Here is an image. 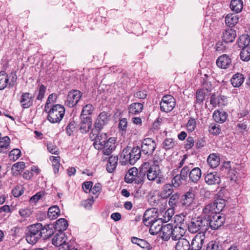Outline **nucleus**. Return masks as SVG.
<instances>
[{"instance_id":"obj_1","label":"nucleus","mask_w":250,"mask_h":250,"mask_svg":"<svg viewBox=\"0 0 250 250\" xmlns=\"http://www.w3.org/2000/svg\"><path fill=\"white\" fill-rule=\"evenodd\" d=\"M163 159L157 153L151 159L144 162L143 167L147 169L146 171L147 178L149 181H155L156 178L161 173L160 166L162 165Z\"/></svg>"},{"instance_id":"obj_2","label":"nucleus","mask_w":250,"mask_h":250,"mask_svg":"<svg viewBox=\"0 0 250 250\" xmlns=\"http://www.w3.org/2000/svg\"><path fill=\"white\" fill-rule=\"evenodd\" d=\"M153 210L151 209L146 210L143 216V223L146 226H150L149 232L152 235L160 233L163 227L162 218L156 219L152 216Z\"/></svg>"},{"instance_id":"obj_3","label":"nucleus","mask_w":250,"mask_h":250,"mask_svg":"<svg viewBox=\"0 0 250 250\" xmlns=\"http://www.w3.org/2000/svg\"><path fill=\"white\" fill-rule=\"evenodd\" d=\"M141 148L139 146L133 147L130 150L128 147L125 148L120 155L122 165H134L141 156Z\"/></svg>"},{"instance_id":"obj_4","label":"nucleus","mask_w":250,"mask_h":250,"mask_svg":"<svg viewBox=\"0 0 250 250\" xmlns=\"http://www.w3.org/2000/svg\"><path fill=\"white\" fill-rule=\"evenodd\" d=\"M175 225L172 228V239L173 240L182 239L187 229V224L184 215H176L174 217Z\"/></svg>"},{"instance_id":"obj_5","label":"nucleus","mask_w":250,"mask_h":250,"mask_svg":"<svg viewBox=\"0 0 250 250\" xmlns=\"http://www.w3.org/2000/svg\"><path fill=\"white\" fill-rule=\"evenodd\" d=\"M208 222L206 217L193 218L191 221L187 224V228L188 231L192 233H195L199 231L200 233H204L208 230Z\"/></svg>"},{"instance_id":"obj_6","label":"nucleus","mask_w":250,"mask_h":250,"mask_svg":"<svg viewBox=\"0 0 250 250\" xmlns=\"http://www.w3.org/2000/svg\"><path fill=\"white\" fill-rule=\"evenodd\" d=\"M48 113L47 120L51 123H58L62 119L64 113L65 108L63 106L57 104L54 105L49 110H47Z\"/></svg>"},{"instance_id":"obj_7","label":"nucleus","mask_w":250,"mask_h":250,"mask_svg":"<svg viewBox=\"0 0 250 250\" xmlns=\"http://www.w3.org/2000/svg\"><path fill=\"white\" fill-rule=\"evenodd\" d=\"M41 228L42 224L41 223L33 224L28 227L26 240L28 243L34 245L41 238L40 233Z\"/></svg>"},{"instance_id":"obj_8","label":"nucleus","mask_w":250,"mask_h":250,"mask_svg":"<svg viewBox=\"0 0 250 250\" xmlns=\"http://www.w3.org/2000/svg\"><path fill=\"white\" fill-rule=\"evenodd\" d=\"M145 175V174L139 172L136 167H133L128 170L125 176V181L127 183L134 182L135 184H139L143 182Z\"/></svg>"},{"instance_id":"obj_9","label":"nucleus","mask_w":250,"mask_h":250,"mask_svg":"<svg viewBox=\"0 0 250 250\" xmlns=\"http://www.w3.org/2000/svg\"><path fill=\"white\" fill-rule=\"evenodd\" d=\"M91 130L89 138L94 141L93 146L96 149L101 148L104 143L108 140V136L105 133H101V130Z\"/></svg>"},{"instance_id":"obj_10","label":"nucleus","mask_w":250,"mask_h":250,"mask_svg":"<svg viewBox=\"0 0 250 250\" xmlns=\"http://www.w3.org/2000/svg\"><path fill=\"white\" fill-rule=\"evenodd\" d=\"M52 244L56 247H59V250H66L69 248L67 243V237L63 232L57 233L52 238Z\"/></svg>"},{"instance_id":"obj_11","label":"nucleus","mask_w":250,"mask_h":250,"mask_svg":"<svg viewBox=\"0 0 250 250\" xmlns=\"http://www.w3.org/2000/svg\"><path fill=\"white\" fill-rule=\"evenodd\" d=\"M110 120V115L105 111L101 112L97 116L94 123V127L91 130H102L104 127L106 125Z\"/></svg>"},{"instance_id":"obj_12","label":"nucleus","mask_w":250,"mask_h":250,"mask_svg":"<svg viewBox=\"0 0 250 250\" xmlns=\"http://www.w3.org/2000/svg\"><path fill=\"white\" fill-rule=\"evenodd\" d=\"M161 111L169 112L173 110L175 105V100L170 95L164 96L160 104Z\"/></svg>"},{"instance_id":"obj_13","label":"nucleus","mask_w":250,"mask_h":250,"mask_svg":"<svg viewBox=\"0 0 250 250\" xmlns=\"http://www.w3.org/2000/svg\"><path fill=\"white\" fill-rule=\"evenodd\" d=\"M206 220L208 222V229L210 227L212 229H217L223 225L225 218L224 215L216 213L212 217L206 218Z\"/></svg>"},{"instance_id":"obj_14","label":"nucleus","mask_w":250,"mask_h":250,"mask_svg":"<svg viewBox=\"0 0 250 250\" xmlns=\"http://www.w3.org/2000/svg\"><path fill=\"white\" fill-rule=\"evenodd\" d=\"M82 96V93L79 90H72L67 95V99L65 102V105L69 107L75 106Z\"/></svg>"},{"instance_id":"obj_15","label":"nucleus","mask_w":250,"mask_h":250,"mask_svg":"<svg viewBox=\"0 0 250 250\" xmlns=\"http://www.w3.org/2000/svg\"><path fill=\"white\" fill-rule=\"evenodd\" d=\"M156 147L155 141L152 138L145 139L141 145V152L145 155H151Z\"/></svg>"},{"instance_id":"obj_16","label":"nucleus","mask_w":250,"mask_h":250,"mask_svg":"<svg viewBox=\"0 0 250 250\" xmlns=\"http://www.w3.org/2000/svg\"><path fill=\"white\" fill-rule=\"evenodd\" d=\"M34 97L30 92H23L19 99L21 106L23 109L28 108L33 105Z\"/></svg>"},{"instance_id":"obj_17","label":"nucleus","mask_w":250,"mask_h":250,"mask_svg":"<svg viewBox=\"0 0 250 250\" xmlns=\"http://www.w3.org/2000/svg\"><path fill=\"white\" fill-rule=\"evenodd\" d=\"M116 139L114 137H110L108 140L104 143L101 148L98 150H102L104 154L105 155H110L116 148Z\"/></svg>"},{"instance_id":"obj_18","label":"nucleus","mask_w":250,"mask_h":250,"mask_svg":"<svg viewBox=\"0 0 250 250\" xmlns=\"http://www.w3.org/2000/svg\"><path fill=\"white\" fill-rule=\"evenodd\" d=\"M213 79L211 72L207 70L202 77L201 82L202 88H205L207 92H209L212 87L211 81Z\"/></svg>"},{"instance_id":"obj_19","label":"nucleus","mask_w":250,"mask_h":250,"mask_svg":"<svg viewBox=\"0 0 250 250\" xmlns=\"http://www.w3.org/2000/svg\"><path fill=\"white\" fill-rule=\"evenodd\" d=\"M205 234L199 233L193 238L190 244L191 250H201L204 243Z\"/></svg>"},{"instance_id":"obj_20","label":"nucleus","mask_w":250,"mask_h":250,"mask_svg":"<svg viewBox=\"0 0 250 250\" xmlns=\"http://www.w3.org/2000/svg\"><path fill=\"white\" fill-rule=\"evenodd\" d=\"M194 197V191L192 188H190L188 191L182 195L181 198L180 203L182 206L184 207L189 206L193 202Z\"/></svg>"},{"instance_id":"obj_21","label":"nucleus","mask_w":250,"mask_h":250,"mask_svg":"<svg viewBox=\"0 0 250 250\" xmlns=\"http://www.w3.org/2000/svg\"><path fill=\"white\" fill-rule=\"evenodd\" d=\"M191 169L189 173V181L193 183H197L201 177L202 172L199 167H192L193 164H190Z\"/></svg>"},{"instance_id":"obj_22","label":"nucleus","mask_w":250,"mask_h":250,"mask_svg":"<svg viewBox=\"0 0 250 250\" xmlns=\"http://www.w3.org/2000/svg\"><path fill=\"white\" fill-rule=\"evenodd\" d=\"M216 64L219 68H228L231 64V59L227 54L222 55L217 59Z\"/></svg>"},{"instance_id":"obj_23","label":"nucleus","mask_w":250,"mask_h":250,"mask_svg":"<svg viewBox=\"0 0 250 250\" xmlns=\"http://www.w3.org/2000/svg\"><path fill=\"white\" fill-rule=\"evenodd\" d=\"M236 37V31L231 28H227L222 36V40L227 43L232 42Z\"/></svg>"},{"instance_id":"obj_24","label":"nucleus","mask_w":250,"mask_h":250,"mask_svg":"<svg viewBox=\"0 0 250 250\" xmlns=\"http://www.w3.org/2000/svg\"><path fill=\"white\" fill-rule=\"evenodd\" d=\"M82 121L80 124L79 130L82 133H86L92 126V120L89 117L81 118Z\"/></svg>"},{"instance_id":"obj_25","label":"nucleus","mask_w":250,"mask_h":250,"mask_svg":"<svg viewBox=\"0 0 250 250\" xmlns=\"http://www.w3.org/2000/svg\"><path fill=\"white\" fill-rule=\"evenodd\" d=\"M143 108V104L137 102L132 103L128 107V114L130 116L138 115L142 111Z\"/></svg>"},{"instance_id":"obj_26","label":"nucleus","mask_w":250,"mask_h":250,"mask_svg":"<svg viewBox=\"0 0 250 250\" xmlns=\"http://www.w3.org/2000/svg\"><path fill=\"white\" fill-rule=\"evenodd\" d=\"M173 187L170 184H165L159 193V196L162 199H167L173 192Z\"/></svg>"},{"instance_id":"obj_27","label":"nucleus","mask_w":250,"mask_h":250,"mask_svg":"<svg viewBox=\"0 0 250 250\" xmlns=\"http://www.w3.org/2000/svg\"><path fill=\"white\" fill-rule=\"evenodd\" d=\"M173 225L171 224H167L163 226L160 233L162 234V238L164 240L167 241L172 237Z\"/></svg>"},{"instance_id":"obj_28","label":"nucleus","mask_w":250,"mask_h":250,"mask_svg":"<svg viewBox=\"0 0 250 250\" xmlns=\"http://www.w3.org/2000/svg\"><path fill=\"white\" fill-rule=\"evenodd\" d=\"M205 180L207 184L212 185L219 184L220 182V178L217 172H210L206 175Z\"/></svg>"},{"instance_id":"obj_29","label":"nucleus","mask_w":250,"mask_h":250,"mask_svg":"<svg viewBox=\"0 0 250 250\" xmlns=\"http://www.w3.org/2000/svg\"><path fill=\"white\" fill-rule=\"evenodd\" d=\"M10 139L8 136L0 138V153H6L10 149Z\"/></svg>"},{"instance_id":"obj_30","label":"nucleus","mask_w":250,"mask_h":250,"mask_svg":"<svg viewBox=\"0 0 250 250\" xmlns=\"http://www.w3.org/2000/svg\"><path fill=\"white\" fill-rule=\"evenodd\" d=\"M213 118L215 122L223 123L228 118V114L224 111L215 110L213 114Z\"/></svg>"},{"instance_id":"obj_31","label":"nucleus","mask_w":250,"mask_h":250,"mask_svg":"<svg viewBox=\"0 0 250 250\" xmlns=\"http://www.w3.org/2000/svg\"><path fill=\"white\" fill-rule=\"evenodd\" d=\"M203 213L205 215L204 217L209 218L213 214L217 213L213 203H209L206 205L203 209Z\"/></svg>"},{"instance_id":"obj_32","label":"nucleus","mask_w":250,"mask_h":250,"mask_svg":"<svg viewBox=\"0 0 250 250\" xmlns=\"http://www.w3.org/2000/svg\"><path fill=\"white\" fill-rule=\"evenodd\" d=\"M239 17L234 14H229L225 18V23L229 27H233L238 22Z\"/></svg>"},{"instance_id":"obj_33","label":"nucleus","mask_w":250,"mask_h":250,"mask_svg":"<svg viewBox=\"0 0 250 250\" xmlns=\"http://www.w3.org/2000/svg\"><path fill=\"white\" fill-rule=\"evenodd\" d=\"M175 250H191L189 242L185 238L179 239L175 245Z\"/></svg>"},{"instance_id":"obj_34","label":"nucleus","mask_w":250,"mask_h":250,"mask_svg":"<svg viewBox=\"0 0 250 250\" xmlns=\"http://www.w3.org/2000/svg\"><path fill=\"white\" fill-rule=\"evenodd\" d=\"M53 233V230L49 227V225H46L43 227L42 224V228L40 229L41 238L43 239H47L51 237Z\"/></svg>"},{"instance_id":"obj_35","label":"nucleus","mask_w":250,"mask_h":250,"mask_svg":"<svg viewBox=\"0 0 250 250\" xmlns=\"http://www.w3.org/2000/svg\"><path fill=\"white\" fill-rule=\"evenodd\" d=\"M231 10L236 13H239L242 11L243 8L242 0H231L230 3Z\"/></svg>"},{"instance_id":"obj_36","label":"nucleus","mask_w":250,"mask_h":250,"mask_svg":"<svg viewBox=\"0 0 250 250\" xmlns=\"http://www.w3.org/2000/svg\"><path fill=\"white\" fill-rule=\"evenodd\" d=\"M118 161V156H111L109 157L106 165V169L109 172H113L116 168Z\"/></svg>"},{"instance_id":"obj_37","label":"nucleus","mask_w":250,"mask_h":250,"mask_svg":"<svg viewBox=\"0 0 250 250\" xmlns=\"http://www.w3.org/2000/svg\"><path fill=\"white\" fill-rule=\"evenodd\" d=\"M220 157L215 153L210 154L207 159L209 166L211 168H215L220 164Z\"/></svg>"},{"instance_id":"obj_38","label":"nucleus","mask_w":250,"mask_h":250,"mask_svg":"<svg viewBox=\"0 0 250 250\" xmlns=\"http://www.w3.org/2000/svg\"><path fill=\"white\" fill-rule=\"evenodd\" d=\"M244 77L243 74L237 73L234 75L231 79V83L232 85L235 87L240 86L244 82Z\"/></svg>"},{"instance_id":"obj_39","label":"nucleus","mask_w":250,"mask_h":250,"mask_svg":"<svg viewBox=\"0 0 250 250\" xmlns=\"http://www.w3.org/2000/svg\"><path fill=\"white\" fill-rule=\"evenodd\" d=\"M131 242L137 245L141 248L149 250L151 249L150 245L145 240L141 239L135 237L131 238Z\"/></svg>"},{"instance_id":"obj_40","label":"nucleus","mask_w":250,"mask_h":250,"mask_svg":"<svg viewBox=\"0 0 250 250\" xmlns=\"http://www.w3.org/2000/svg\"><path fill=\"white\" fill-rule=\"evenodd\" d=\"M68 226L67 221L65 219L60 218L56 221L54 228L59 232H63L66 229Z\"/></svg>"},{"instance_id":"obj_41","label":"nucleus","mask_w":250,"mask_h":250,"mask_svg":"<svg viewBox=\"0 0 250 250\" xmlns=\"http://www.w3.org/2000/svg\"><path fill=\"white\" fill-rule=\"evenodd\" d=\"M60 209L57 206H53L49 208L47 213L48 218L50 220L56 219L60 215Z\"/></svg>"},{"instance_id":"obj_42","label":"nucleus","mask_w":250,"mask_h":250,"mask_svg":"<svg viewBox=\"0 0 250 250\" xmlns=\"http://www.w3.org/2000/svg\"><path fill=\"white\" fill-rule=\"evenodd\" d=\"M94 107L91 104H86L83 106L81 114V118H84V117H89L91 115L94 110Z\"/></svg>"},{"instance_id":"obj_43","label":"nucleus","mask_w":250,"mask_h":250,"mask_svg":"<svg viewBox=\"0 0 250 250\" xmlns=\"http://www.w3.org/2000/svg\"><path fill=\"white\" fill-rule=\"evenodd\" d=\"M9 82V77L8 74L4 71L0 72V90H2L5 89Z\"/></svg>"},{"instance_id":"obj_44","label":"nucleus","mask_w":250,"mask_h":250,"mask_svg":"<svg viewBox=\"0 0 250 250\" xmlns=\"http://www.w3.org/2000/svg\"><path fill=\"white\" fill-rule=\"evenodd\" d=\"M180 193L179 192L175 193L170 196L168 204L172 208L177 207L180 203Z\"/></svg>"},{"instance_id":"obj_45","label":"nucleus","mask_w":250,"mask_h":250,"mask_svg":"<svg viewBox=\"0 0 250 250\" xmlns=\"http://www.w3.org/2000/svg\"><path fill=\"white\" fill-rule=\"evenodd\" d=\"M208 93L209 92H207V91L203 88L197 90L196 94V103L200 104L202 103L205 99L206 96Z\"/></svg>"},{"instance_id":"obj_46","label":"nucleus","mask_w":250,"mask_h":250,"mask_svg":"<svg viewBox=\"0 0 250 250\" xmlns=\"http://www.w3.org/2000/svg\"><path fill=\"white\" fill-rule=\"evenodd\" d=\"M250 39L248 35H242L240 36L238 40L237 43L240 48H243L245 46H249Z\"/></svg>"},{"instance_id":"obj_47","label":"nucleus","mask_w":250,"mask_h":250,"mask_svg":"<svg viewBox=\"0 0 250 250\" xmlns=\"http://www.w3.org/2000/svg\"><path fill=\"white\" fill-rule=\"evenodd\" d=\"M206 250H225L223 246L219 242L212 241L208 243Z\"/></svg>"},{"instance_id":"obj_48","label":"nucleus","mask_w":250,"mask_h":250,"mask_svg":"<svg viewBox=\"0 0 250 250\" xmlns=\"http://www.w3.org/2000/svg\"><path fill=\"white\" fill-rule=\"evenodd\" d=\"M240 58L245 62H248L250 60V46H245L242 48L240 52Z\"/></svg>"},{"instance_id":"obj_49","label":"nucleus","mask_w":250,"mask_h":250,"mask_svg":"<svg viewBox=\"0 0 250 250\" xmlns=\"http://www.w3.org/2000/svg\"><path fill=\"white\" fill-rule=\"evenodd\" d=\"M25 167V163L23 162H19L13 165L11 171L13 174L17 175L24 169Z\"/></svg>"},{"instance_id":"obj_50","label":"nucleus","mask_w":250,"mask_h":250,"mask_svg":"<svg viewBox=\"0 0 250 250\" xmlns=\"http://www.w3.org/2000/svg\"><path fill=\"white\" fill-rule=\"evenodd\" d=\"M46 87L43 84H39L38 85L36 92L38 93L36 100L42 101L46 92Z\"/></svg>"},{"instance_id":"obj_51","label":"nucleus","mask_w":250,"mask_h":250,"mask_svg":"<svg viewBox=\"0 0 250 250\" xmlns=\"http://www.w3.org/2000/svg\"><path fill=\"white\" fill-rule=\"evenodd\" d=\"M176 145V143L174 141L172 138H167L163 143V148L166 150H169L174 148Z\"/></svg>"},{"instance_id":"obj_52","label":"nucleus","mask_w":250,"mask_h":250,"mask_svg":"<svg viewBox=\"0 0 250 250\" xmlns=\"http://www.w3.org/2000/svg\"><path fill=\"white\" fill-rule=\"evenodd\" d=\"M50 160L52 162L54 172L55 174L58 172L60 167V157L59 156H51Z\"/></svg>"},{"instance_id":"obj_53","label":"nucleus","mask_w":250,"mask_h":250,"mask_svg":"<svg viewBox=\"0 0 250 250\" xmlns=\"http://www.w3.org/2000/svg\"><path fill=\"white\" fill-rule=\"evenodd\" d=\"M183 182H185V180L178 174L172 179L171 185L174 188H178L183 184Z\"/></svg>"},{"instance_id":"obj_54","label":"nucleus","mask_w":250,"mask_h":250,"mask_svg":"<svg viewBox=\"0 0 250 250\" xmlns=\"http://www.w3.org/2000/svg\"><path fill=\"white\" fill-rule=\"evenodd\" d=\"M225 200L223 199H218L213 202L217 213H219L225 206Z\"/></svg>"},{"instance_id":"obj_55","label":"nucleus","mask_w":250,"mask_h":250,"mask_svg":"<svg viewBox=\"0 0 250 250\" xmlns=\"http://www.w3.org/2000/svg\"><path fill=\"white\" fill-rule=\"evenodd\" d=\"M58 98V96L55 93H52L50 94L47 98L46 101L45 107H44V111L47 112V110L50 107L49 104L52 103L56 102L57 99Z\"/></svg>"},{"instance_id":"obj_56","label":"nucleus","mask_w":250,"mask_h":250,"mask_svg":"<svg viewBox=\"0 0 250 250\" xmlns=\"http://www.w3.org/2000/svg\"><path fill=\"white\" fill-rule=\"evenodd\" d=\"M190 166H185L181 170L180 173L179 174L181 177H182L185 181H186L189 177V171L191 169Z\"/></svg>"},{"instance_id":"obj_57","label":"nucleus","mask_w":250,"mask_h":250,"mask_svg":"<svg viewBox=\"0 0 250 250\" xmlns=\"http://www.w3.org/2000/svg\"><path fill=\"white\" fill-rule=\"evenodd\" d=\"M21 154V150L19 149H13L9 154V157L10 160L15 161L20 157Z\"/></svg>"},{"instance_id":"obj_58","label":"nucleus","mask_w":250,"mask_h":250,"mask_svg":"<svg viewBox=\"0 0 250 250\" xmlns=\"http://www.w3.org/2000/svg\"><path fill=\"white\" fill-rule=\"evenodd\" d=\"M196 127V120L193 118H190L186 125V127L188 131L189 132H192L195 130Z\"/></svg>"},{"instance_id":"obj_59","label":"nucleus","mask_w":250,"mask_h":250,"mask_svg":"<svg viewBox=\"0 0 250 250\" xmlns=\"http://www.w3.org/2000/svg\"><path fill=\"white\" fill-rule=\"evenodd\" d=\"M209 132L214 135H217L221 132V128L219 125L212 124L209 126Z\"/></svg>"},{"instance_id":"obj_60","label":"nucleus","mask_w":250,"mask_h":250,"mask_svg":"<svg viewBox=\"0 0 250 250\" xmlns=\"http://www.w3.org/2000/svg\"><path fill=\"white\" fill-rule=\"evenodd\" d=\"M94 202L93 197H91L82 202L81 205L85 209H90Z\"/></svg>"},{"instance_id":"obj_61","label":"nucleus","mask_w":250,"mask_h":250,"mask_svg":"<svg viewBox=\"0 0 250 250\" xmlns=\"http://www.w3.org/2000/svg\"><path fill=\"white\" fill-rule=\"evenodd\" d=\"M194 140L192 137L188 136L186 140L185 148L187 150L191 148L194 146Z\"/></svg>"},{"instance_id":"obj_62","label":"nucleus","mask_w":250,"mask_h":250,"mask_svg":"<svg viewBox=\"0 0 250 250\" xmlns=\"http://www.w3.org/2000/svg\"><path fill=\"white\" fill-rule=\"evenodd\" d=\"M47 149L52 154H58L59 153L58 149L57 146L51 143H48L47 145Z\"/></svg>"},{"instance_id":"obj_63","label":"nucleus","mask_w":250,"mask_h":250,"mask_svg":"<svg viewBox=\"0 0 250 250\" xmlns=\"http://www.w3.org/2000/svg\"><path fill=\"white\" fill-rule=\"evenodd\" d=\"M127 125V121L126 118H122L120 120L119 128L122 130H126Z\"/></svg>"},{"instance_id":"obj_64","label":"nucleus","mask_w":250,"mask_h":250,"mask_svg":"<svg viewBox=\"0 0 250 250\" xmlns=\"http://www.w3.org/2000/svg\"><path fill=\"white\" fill-rule=\"evenodd\" d=\"M75 126V122H71L67 125L66 130L69 135H71V133L74 131Z\"/></svg>"}]
</instances>
